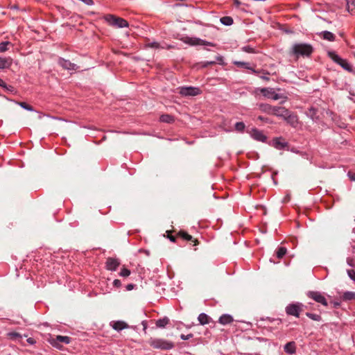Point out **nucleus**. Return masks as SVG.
Instances as JSON below:
<instances>
[{
  "label": "nucleus",
  "instance_id": "obj_1",
  "mask_svg": "<svg viewBox=\"0 0 355 355\" xmlns=\"http://www.w3.org/2000/svg\"><path fill=\"white\" fill-rule=\"evenodd\" d=\"M313 52V47L310 44L296 43L293 45L290 50V54L296 59L300 57H310Z\"/></svg>",
  "mask_w": 355,
  "mask_h": 355
},
{
  "label": "nucleus",
  "instance_id": "obj_2",
  "mask_svg": "<svg viewBox=\"0 0 355 355\" xmlns=\"http://www.w3.org/2000/svg\"><path fill=\"white\" fill-rule=\"evenodd\" d=\"M148 344L153 349L160 350H171L175 347L172 341L159 338H150Z\"/></svg>",
  "mask_w": 355,
  "mask_h": 355
},
{
  "label": "nucleus",
  "instance_id": "obj_3",
  "mask_svg": "<svg viewBox=\"0 0 355 355\" xmlns=\"http://www.w3.org/2000/svg\"><path fill=\"white\" fill-rule=\"evenodd\" d=\"M254 93L255 94H258L261 93L264 97L267 98H271L274 101H277L279 99H283L282 103L286 102L288 99L287 96H284L282 94H277L275 92L273 88L270 87H264V88H257L255 89Z\"/></svg>",
  "mask_w": 355,
  "mask_h": 355
},
{
  "label": "nucleus",
  "instance_id": "obj_4",
  "mask_svg": "<svg viewBox=\"0 0 355 355\" xmlns=\"http://www.w3.org/2000/svg\"><path fill=\"white\" fill-rule=\"evenodd\" d=\"M105 21L114 28H125L128 26V22L119 17L114 15H106L103 17Z\"/></svg>",
  "mask_w": 355,
  "mask_h": 355
},
{
  "label": "nucleus",
  "instance_id": "obj_5",
  "mask_svg": "<svg viewBox=\"0 0 355 355\" xmlns=\"http://www.w3.org/2000/svg\"><path fill=\"white\" fill-rule=\"evenodd\" d=\"M328 56L336 64H339L343 69L352 72V67L345 59L340 58L334 51L328 52Z\"/></svg>",
  "mask_w": 355,
  "mask_h": 355
},
{
  "label": "nucleus",
  "instance_id": "obj_6",
  "mask_svg": "<svg viewBox=\"0 0 355 355\" xmlns=\"http://www.w3.org/2000/svg\"><path fill=\"white\" fill-rule=\"evenodd\" d=\"M71 338L67 336H56L55 337L51 336L48 341L54 347L61 349L62 345L61 343L69 344L71 342Z\"/></svg>",
  "mask_w": 355,
  "mask_h": 355
},
{
  "label": "nucleus",
  "instance_id": "obj_7",
  "mask_svg": "<svg viewBox=\"0 0 355 355\" xmlns=\"http://www.w3.org/2000/svg\"><path fill=\"white\" fill-rule=\"evenodd\" d=\"M303 306L304 305L299 302L291 303L286 306L285 311L287 315L299 318L303 311Z\"/></svg>",
  "mask_w": 355,
  "mask_h": 355
},
{
  "label": "nucleus",
  "instance_id": "obj_8",
  "mask_svg": "<svg viewBox=\"0 0 355 355\" xmlns=\"http://www.w3.org/2000/svg\"><path fill=\"white\" fill-rule=\"evenodd\" d=\"M179 93L182 96H196L200 94L202 90L196 87H181L179 88Z\"/></svg>",
  "mask_w": 355,
  "mask_h": 355
},
{
  "label": "nucleus",
  "instance_id": "obj_9",
  "mask_svg": "<svg viewBox=\"0 0 355 355\" xmlns=\"http://www.w3.org/2000/svg\"><path fill=\"white\" fill-rule=\"evenodd\" d=\"M307 296L309 298H311L314 301L318 303H320L321 304L327 306L328 305L327 300L325 297L318 291H309L307 293Z\"/></svg>",
  "mask_w": 355,
  "mask_h": 355
},
{
  "label": "nucleus",
  "instance_id": "obj_10",
  "mask_svg": "<svg viewBox=\"0 0 355 355\" xmlns=\"http://www.w3.org/2000/svg\"><path fill=\"white\" fill-rule=\"evenodd\" d=\"M177 236L178 238L182 239L184 241L192 242L193 246H196L199 243L198 241L196 239H193L191 235L189 234L187 232L184 230L179 231L177 233Z\"/></svg>",
  "mask_w": 355,
  "mask_h": 355
},
{
  "label": "nucleus",
  "instance_id": "obj_11",
  "mask_svg": "<svg viewBox=\"0 0 355 355\" xmlns=\"http://www.w3.org/2000/svg\"><path fill=\"white\" fill-rule=\"evenodd\" d=\"M250 135L254 140L258 141L264 142L267 139L263 132L257 128H252L250 131Z\"/></svg>",
  "mask_w": 355,
  "mask_h": 355
},
{
  "label": "nucleus",
  "instance_id": "obj_12",
  "mask_svg": "<svg viewBox=\"0 0 355 355\" xmlns=\"http://www.w3.org/2000/svg\"><path fill=\"white\" fill-rule=\"evenodd\" d=\"M119 265V261L117 259L112 257L107 258L105 262L106 269L111 271H115Z\"/></svg>",
  "mask_w": 355,
  "mask_h": 355
},
{
  "label": "nucleus",
  "instance_id": "obj_13",
  "mask_svg": "<svg viewBox=\"0 0 355 355\" xmlns=\"http://www.w3.org/2000/svg\"><path fill=\"white\" fill-rule=\"evenodd\" d=\"M288 111L289 110L284 107L275 106L272 115H275L284 119L286 114H288Z\"/></svg>",
  "mask_w": 355,
  "mask_h": 355
},
{
  "label": "nucleus",
  "instance_id": "obj_14",
  "mask_svg": "<svg viewBox=\"0 0 355 355\" xmlns=\"http://www.w3.org/2000/svg\"><path fill=\"white\" fill-rule=\"evenodd\" d=\"M284 120L291 126L295 128L297 127L299 123L297 116L290 111H288V113L286 114Z\"/></svg>",
  "mask_w": 355,
  "mask_h": 355
},
{
  "label": "nucleus",
  "instance_id": "obj_15",
  "mask_svg": "<svg viewBox=\"0 0 355 355\" xmlns=\"http://www.w3.org/2000/svg\"><path fill=\"white\" fill-rule=\"evenodd\" d=\"M272 146L278 150H282L288 147V143L281 137L275 138L272 140Z\"/></svg>",
  "mask_w": 355,
  "mask_h": 355
},
{
  "label": "nucleus",
  "instance_id": "obj_16",
  "mask_svg": "<svg viewBox=\"0 0 355 355\" xmlns=\"http://www.w3.org/2000/svg\"><path fill=\"white\" fill-rule=\"evenodd\" d=\"M59 64L64 69L68 70H76L78 69L76 64L71 62L69 60L60 58L59 60Z\"/></svg>",
  "mask_w": 355,
  "mask_h": 355
},
{
  "label": "nucleus",
  "instance_id": "obj_17",
  "mask_svg": "<svg viewBox=\"0 0 355 355\" xmlns=\"http://www.w3.org/2000/svg\"><path fill=\"white\" fill-rule=\"evenodd\" d=\"M258 107L261 112L272 115L275 106L268 103H260L258 105Z\"/></svg>",
  "mask_w": 355,
  "mask_h": 355
},
{
  "label": "nucleus",
  "instance_id": "obj_18",
  "mask_svg": "<svg viewBox=\"0 0 355 355\" xmlns=\"http://www.w3.org/2000/svg\"><path fill=\"white\" fill-rule=\"evenodd\" d=\"M111 326L116 331H121L128 327V324L123 321H113L111 322Z\"/></svg>",
  "mask_w": 355,
  "mask_h": 355
},
{
  "label": "nucleus",
  "instance_id": "obj_19",
  "mask_svg": "<svg viewBox=\"0 0 355 355\" xmlns=\"http://www.w3.org/2000/svg\"><path fill=\"white\" fill-rule=\"evenodd\" d=\"M234 64L236 65L239 67H243L245 69L250 70L253 73H257L259 71L257 70L254 69V68L251 67L250 65V63L245 62H240V61H234Z\"/></svg>",
  "mask_w": 355,
  "mask_h": 355
},
{
  "label": "nucleus",
  "instance_id": "obj_20",
  "mask_svg": "<svg viewBox=\"0 0 355 355\" xmlns=\"http://www.w3.org/2000/svg\"><path fill=\"white\" fill-rule=\"evenodd\" d=\"M233 320L234 319L232 315L229 314H223L219 318L218 322L221 324L225 325L232 323Z\"/></svg>",
  "mask_w": 355,
  "mask_h": 355
},
{
  "label": "nucleus",
  "instance_id": "obj_21",
  "mask_svg": "<svg viewBox=\"0 0 355 355\" xmlns=\"http://www.w3.org/2000/svg\"><path fill=\"white\" fill-rule=\"evenodd\" d=\"M319 35L322 39H324L325 40H327V41H330V42L334 41L335 38H336V36L334 35V33H331L329 31H324L321 32L319 34Z\"/></svg>",
  "mask_w": 355,
  "mask_h": 355
},
{
  "label": "nucleus",
  "instance_id": "obj_22",
  "mask_svg": "<svg viewBox=\"0 0 355 355\" xmlns=\"http://www.w3.org/2000/svg\"><path fill=\"white\" fill-rule=\"evenodd\" d=\"M12 59L10 58L0 57V69H4L10 67Z\"/></svg>",
  "mask_w": 355,
  "mask_h": 355
},
{
  "label": "nucleus",
  "instance_id": "obj_23",
  "mask_svg": "<svg viewBox=\"0 0 355 355\" xmlns=\"http://www.w3.org/2000/svg\"><path fill=\"white\" fill-rule=\"evenodd\" d=\"M284 350L289 354H293L295 352L296 347L295 342H289L284 346Z\"/></svg>",
  "mask_w": 355,
  "mask_h": 355
},
{
  "label": "nucleus",
  "instance_id": "obj_24",
  "mask_svg": "<svg viewBox=\"0 0 355 355\" xmlns=\"http://www.w3.org/2000/svg\"><path fill=\"white\" fill-rule=\"evenodd\" d=\"M198 320L200 324L205 325L210 322L211 318L207 314L202 313L198 315Z\"/></svg>",
  "mask_w": 355,
  "mask_h": 355
},
{
  "label": "nucleus",
  "instance_id": "obj_25",
  "mask_svg": "<svg viewBox=\"0 0 355 355\" xmlns=\"http://www.w3.org/2000/svg\"><path fill=\"white\" fill-rule=\"evenodd\" d=\"M343 301L355 300V292L347 291L345 292L342 296Z\"/></svg>",
  "mask_w": 355,
  "mask_h": 355
},
{
  "label": "nucleus",
  "instance_id": "obj_26",
  "mask_svg": "<svg viewBox=\"0 0 355 355\" xmlns=\"http://www.w3.org/2000/svg\"><path fill=\"white\" fill-rule=\"evenodd\" d=\"M169 323V319L167 317H164L156 321V326L158 328H164Z\"/></svg>",
  "mask_w": 355,
  "mask_h": 355
},
{
  "label": "nucleus",
  "instance_id": "obj_27",
  "mask_svg": "<svg viewBox=\"0 0 355 355\" xmlns=\"http://www.w3.org/2000/svg\"><path fill=\"white\" fill-rule=\"evenodd\" d=\"M160 121L167 123H171L174 121V118L170 114H162L159 118Z\"/></svg>",
  "mask_w": 355,
  "mask_h": 355
},
{
  "label": "nucleus",
  "instance_id": "obj_28",
  "mask_svg": "<svg viewBox=\"0 0 355 355\" xmlns=\"http://www.w3.org/2000/svg\"><path fill=\"white\" fill-rule=\"evenodd\" d=\"M12 46V44L10 42L6 41L0 43V53H3L8 51L10 47Z\"/></svg>",
  "mask_w": 355,
  "mask_h": 355
},
{
  "label": "nucleus",
  "instance_id": "obj_29",
  "mask_svg": "<svg viewBox=\"0 0 355 355\" xmlns=\"http://www.w3.org/2000/svg\"><path fill=\"white\" fill-rule=\"evenodd\" d=\"M184 42L187 44H191V45H198L200 44V40L198 38H193V37H187L184 40Z\"/></svg>",
  "mask_w": 355,
  "mask_h": 355
},
{
  "label": "nucleus",
  "instance_id": "obj_30",
  "mask_svg": "<svg viewBox=\"0 0 355 355\" xmlns=\"http://www.w3.org/2000/svg\"><path fill=\"white\" fill-rule=\"evenodd\" d=\"M220 22L226 26H230L233 24V19L231 17H223L220 19Z\"/></svg>",
  "mask_w": 355,
  "mask_h": 355
},
{
  "label": "nucleus",
  "instance_id": "obj_31",
  "mask_svg": "<svg viewBox=\"0 0 355 355\" xmlns=\"http://www.w3.org/2000/svg\"><path fill=\"white\" fill-rule=\"evenodd\" d=\"M286 252L287 250L286 248L279 247L276 251L277 257L278 259H282L286 254Z\"/></svg>",
  "mask_w": 355,
  "mask_h": 355
},
{
  "label": "nucleus",
  "instance_id": "obj_32",
  "mask_svg": "<svg viewBox=\"0 0 355 355\" xmlns=\"http://www.w3.org/2000/svg\"><path fill=\"white\" fill-rule=\"evenodd\" d=\"M306 315L307 317H309L310 319L315 320V321H320L322 320L321 316L318 314H315V313H311L307 312L306 313Z\"/></svg>",
  "mask_w": 355,
  "mask_h": 355
},
{
  "label": "nucleus",
  "instance_id": "obj_33",
  "mask_svg": "<svg viewBox=\"0 0 355 355\" xmlns=\"http://www.w3.org/2000/svg\"><path fill=\"white\" fill-rule=\"evenodd\" d=\"M258 71L259 73H262V75L260 76V78L266 81L269 80V78L268 76L270 75V73L268 71L265 70H259ZM257 74H258V73Z\"/></svg>",
  "mask_w": 355,
  "mask_h": 355
},
{
  "label": "nucleus",
  "instance_id": "obj_34",
  "mask_svg": "<svg viewBox=\"0 0 355 355\" xmlns=\"http://www.w3.org/2000/svg\"><path fill=\"white\" fill-rule=\"evenodd\" d=\"M130 270L126 268H121L119 275L123 277H127L130 275Z\"/></svg>",
  "mask_w": 355,
  "mask_h": 355
},
{
  "label": "nucleus",
  "instance_id": "obj_35",
  "mask_svg": "<svg viewBox=\"0 0 355 355\" xmlns=\"http://www.w3.org/2000/svg\"><path fill=\"white\" fill-rule=\"evenodd\" d=\"M245 124L243 122H237L236 124H235V129L236 130L239 131V132H243L245 129Z\"/></svg>",
  "mask_w": 355,
  "mask_h": 355
},
{
  "label": "nucleus",
  "instance_id": "obj_36",
  "mask_svg": "<svg viewBox=\"0 0 355 355\" xmlns=\"http://www.w3.org/2000/svg\"><path fill=\"white\" fill-rule=\"evenodd\" d=\"M146 46L154 48V49H159L160 47V45L157 42H150L146 44Z\"/></svg>",
  "mask_w": 355,
  "mask_h": 355
},
{
  "label": "nucleus",
  "instance_id": "obj_37",
  "mask_svg": "<svg viewBox=\"0 0 355 355\" xmlns=\"http://www.w3.org/2000/svg\"><path fill=\"white\" fill-rule=\"evenodd\" d=\"M242 50L243 51H245V52L250 53H253L255 52L254 49L252 47L250 46H243L242 48Z\"/></svg>",
  "mask_w": 355,
  "mask_h": 355
},
{
  "label": "nucleus",
  "instance_id": "obj_38",
  "mask_svg": "<svg viewBox=\"0 0 355 355\" xmlns=\"http://www.w3.org/2000/svg\"><path fill=\"white\" fill-rule=\"evenodd\" d=\"M166 234H167V238L172 242H175L176 241V239L178 238L176 236H173V235H171V231H166Z\"/></svg>",
  "mask_w": 355,
  "mask_h": 355
},
{
  "label": "nucleus",
  "instance_id": "obj_39",
  "mask_svg": "<svg viewBox=\"0 0 355 355\" xmlns=\"http://www.w3.org/2000/svg\"><path fill=\"white\" fill-rule=\"evenodd\" d=\"M216 63V61H207L202 63V67H207L209 65H214Z\"/></svg>",
  "mask_w": 355,
  "mask_h": 355
},
{
  "label": "nucleus",
  "instance_id": "obj_40",
  "mask_svg": "<svg viewBox=\"0 0 355 355\" xmlns=\"http://www.w3.org/2000/svg\"><path fill=\"white\" fill-rule=\"evenodd\" d=\"M347 175H348L349 178L352 181H355V172H354V171H349L347 173Z\"/></svg>",
  "mask_w": 355,
  "mask_h": 355
},
{
  "label": "nucleus",
  "instance_id": "obj_41",
  "mask_svg": "<svg viewBox=\"0 0 355 355\" xmlns=\"http://www.w3.org/2000/svg\"><path fill=\"white\" fill-rule=\"evenodd\" d=\"M348 275L349 276V277L353 279L354 281H355V270H348Z\"/></svg>",
  "mask_w": 355,
  "mask_h": 355
},
{
  "label": "nucleus",
  "instance_id": "obj_42",
  "mask_svg": "<svg viewBox=\"0 0 355 355\" xmlns=\"http://www.w3.org/2000/svg\"><path fill=\"white\" fill-rule=\"evenodd\" d=\"M200 44L201 45H208V46H215L216 45L211 42H207V41H205V40H200Z\"/></svg>",
  "mask_w": 355,
  "mask_h": 355
},
{
  "label": "nucleus",
  "instance_id": "obj_43",
  "mask_svg": "<svg viewBox=\"0 0 355 355\" xmlns=\"http://www.w3.org/2000/svg\"><path fill=\"white\" fill-rule=\"evenodd\" d=\"M192 337H193V334H187V335L181 334V336H180V338L182 340H189V339L191 338Z\"/></svg>",
  "mask_w": 355,
  "mask_h": 355
},
{
  "label": "nucleus",
  "instance_id": "obj_44",
  "mask_svg": "<svg viewBox=\"0 0 355 355\" xmlns=\"http://www.w3.org/2000/svg\"><path fill=\"white\" fill-rule=\"evenodd\" d=\"M113 285L116 288H119L121 286V282L119 279H115L113 282Z\"/></svg>",
  "mask_w": 355,
  "mask_h": 355
},
{
  "label": "nucleus",
  "instance_id": "obj_45",
  "mask_svg": "<svg viewBox=\"0 0 355 355\" xmlns=\"http://www.w3.org/2000/svg\"><path fill=\"white\" fill-rule=\"evenodd\" d=\"M216 62H218L220 64H223V58L221 55H218L216 57Z\"/></svg>",
  "mask_w": 355,
  "mask_h": 355
},
{
  "label": "nucleus",
  "instance_id": "obj_46",
  "mask_svg": "<svg viewBox=\"0 0 355 355\" xmlns=\"http://www.w3.org/2000/svg\"><path fill=\"white\" fill-rule=\"evenodd\" d=\"M135 287V285L133 284H129L126 286L125 288L127 291H132V289H134Z\"/></svg>",
  "mask_w": 355,
  "mask_h": 355
},
{
  "label": "nucleus",
  "instance_id": "obj_47",
  "mask_svg": "<svg viewBox=\"0 0 355 355\" xmlns=\"http://www.w3.org/2000/svg\"><path fill=\"white\" fill-rule=\"evenodd\" d=\"M27 343L30 345H33L36 343L35 340L33 338H28L26 340Z\"/></svg>",
  "mask_w": 355,
  "mask_h": 355
},
{
  "label": "nucleus",
  "instance_id": "obj_48",
  "mask_svg": "<svg viewBox=\"0 0 355 355\" xmlns=\"http://www.w3.org/2000/svg\"><path fill=\"white\" fill-rule=\"evenodd\" d=\"M23 107H24V109H26V110H30V111L32 110V107L29 105H28V104H26L25 103H24Z\"/></svg>",
  "mask_w": 355,
  "mask_h": 355
},
{
  "label": "nucleus",
  "instance_id": "obj_49",
  "mask_svg": "<svg viewBox=\"0 0 355 355\" xmlns=\"http://www.w3.org/2000/svg\"><path fill=\"white\" fill-rule=\"evenodd\" d=\"M257 119L259 121H264V122H268V119L266 118V117H263L262 116H259Z\"/></svg>",
  "mask_w": 355,
  "mask_h": 355
},
{
  "label": "nucleus",
  "instance_id": "obj_50",
  "mask_svg": "<svg viewBox=\"0 0 355 355\" xmlns=\"http://www.w3.org/2000/svg\"><path fill=\"white\" fill-rule=\"evenodd\" d=\"M0 86L3 87H6L5 82L3 80H1V78H0Z\"/></svg>",
  "mask_w": 355,
  "mask_h": 355
},
{
  "label": "nucleus",
  "instance_id": "obj_51",
  "mask_svg": "<svg viewBox=\"0 0 355 355\" xmlns=\"http://www.w3.org/2000/svg\"><path fill=\"white\" fill-rule=\"evenodd\" d=\"M234 3H235L236 5H239V4H240V2H239L238 0H234Z\"/></svg>",
  "mask_w": 355,
  "mask_h": 355
},
{
  "label": "nucleus",
  "instance_id": "obj_52",
  "mask_svg": "<svg viewBox=\"0 0 355 355\" xmlns=\"http://www.w3.org/2000/svg\"><path fill=\"white\" fill-rule=\"evenodd\" d=\"M35 116H36L37 117H38V118L40 117V115H39V114H38L37 112H35Z\"/></svg>",
  "mask_w": 355,
  "mask_h": 355
},
{
  "label": "nucleus",
  "instance_id": "obj_53",
  "mask_svg": "<svg viewBox=\"0 0 355 355\" xmlns=\"http://www.w3.org/2000/svg\"><path fill=\"white\" fill-rule=\"evenodd\" d=\"M352 4H353V5H354V6H355V1H353L352 2Z\"/></svg>",
  "mask_w": 355,
  "mask_h": 355
},
{
  "label": "nucleus",
  "instance_id": "obj_54",
  "mask_svg": "<svg viewBox=\"0 0 355 355\" xmlns=\"http://www.w3.org/2000/svg\"><path fill=\"white\" fill-rule=\"evenodd\" d=\"M354 57H355V53H354Z\"/></svg>",
  "mask_w": 355,
  "mask_h": 355
}]
</instances>
